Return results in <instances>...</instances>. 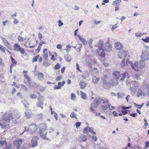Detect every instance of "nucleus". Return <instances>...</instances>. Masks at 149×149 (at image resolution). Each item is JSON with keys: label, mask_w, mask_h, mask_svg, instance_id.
<instances>
[{"label": "nucleus", "mask_w": 149, "mask_h": 149, "mask_svg": "<svg viewBox=\"0 0 149 149\" xmlns=\"http://www.w3.org/2000/svg\"><path fill=\"white\" fill-rule=\"evenodd\" d=\"M122 114L124 115H125L127 113H130V111L128 110H123L122 111Z\"/></svg>", "instance_id": "nucleus-55"}, {"label": "nucleus", "mask_w": 149, "mask_h": 149, "mask_svg": "<svg viewBox=\"0 0 149 149\" xmlns=\"http://www.w3.org/2000/svg\"><path fill=\"white\" fill-rule=\"evenodd\" d=\"M127 51L122 50L120 51L118 54V56L120 58L123 59L127 56Z\"/></svg>", "instance_id": "nucleus-13"}, {"label": "nucleus", "mask_w": 149, "mask_h": 149, "mask_svg": "<svg viewBox=\"0 0 149 149\" xmlns=\"http://www.w3.org/2000/svg\"><path fill=\"white\" fill-rule=\"evenodd\" d=\"M1 38L3 40L4 44L6 47L10 50L13 49L11 44L5 38L1 37Z\"/></svg>", "instance_id": "nucleus-15"}, {"label": "nucleus", "mask_w": 149, "mask_h": 149, "mask_svg": "<svg viewBox=\"0 0 149 149\" xmlns=\"http://www.w3.org/2000/svg\"><path fill=\"white\" fill-rule=\"evenodd\" d=\"M120 79L119 81L120 82L123 81L125 78H127L128 79L130 77L129 73L127 72L122 74H120Z\"/></svg>", "instance_id": "nucleus-9"}, {"label": "nucleus", "mask_w": 149, "mask_h": 149, "mask_svg": "<svg viewBox=\"0 0 149 149\" xmlns=\"http://www.w3.org/2000/svg\"><path fill=\"white\" fill-rule=\"evenodd\" d=\"M27 71L24 70L22 72L24 78L27 80L28 81H31V79L29 76L27 74Z\"/></svg>", "instance_id": "nucleus-20"}, {"label": "nucleus", "mask_w": 149, "mask_h": 149, "mask_svg": "<svg viewBox=\"0 0 149 149\" xmlns=\"http://www.w3.org/2000/svg\"><path fill=\"white\" fill-rule=\"evenodd\" d=\"M99 81L100 79L96 78L95 76H94L92 79V82L95 84L97 83Z\"/></svg>", "instance_id": "nucleus-32"}, {"label": "nucleus", "mask_w": 149, "mask_h": 149, "mask_svg": "<svg viewBox=\"0 0 149 149\" xmlns=\"http://www.w3.org/2000/svg\"><path fill=\"white\" fill-rule=\"evenodd\" d=\"M81 124V122H77L75 123L76 128H78L80 126Z\"/></svg>", "instance_id": "nucleus-63"}, {"label": "nucleus", "mask_w": 149, "mask_h": 149, "mask_svg": "<svg viewBox=\"0 0 149 149\" xmlns=\"http://www.w3.org/2000/svg\"><path fill=\"white\" fill-rule=\"evenodd\" d=\"M144 34H143L142 33H135V36L137 37H140L143 35Z\"/></svg>", "instance_id": "nucleus-53"}, {"label": "nucleus", "mask_w": 149, "mask_h": 149, "mask_svg": "<svg viewBox=\"0 0 149 149\" xmlns=\"http://www.w3.org/2000/svg\"><path fill=\"white\" fill-rule=\"evenodd\" d=\"M39 138L37 136H34L31 141V146L32 147L34 148L37 146L38 141L39 140Z\"/></svg>", "instance_id": "nucleus-10"}, {"label": "nucleus", "mask_w": 149, "mask_h": 149, "mask_svg": "<svg viewBox=\"0 0 149 149\" xmlns=\"http://www.w3.org/2000/svg\"><path fill=\"white\" fill-rule=\"evenodd\" d=\"M89 74L87 71H85L82 74V77L83 79H85L89 77Z\"/></svg>", "instance_id": "nucleus-26"}, {"label": "nucleus", "mask_w": 149, "mask_h": 149, "mask_svg": "<svg viewBox=\"0 0 149 149\" xmlns=\"http://www.w3.org/2000/svg\"><path fill=\"white\" fill-rule=\"evenodd\" d=\"M20 116L18 115L17 116L13 117L12 114L10 113H5L3 115V119H5L6 121L8 120V122H10V120H13V119H17L19 118H20Z\"/></svg>", "instance_id": "nucleus-2"}, {"label": "nucleus", "mask_w": 149, "mask_h": 149, "mask_svg": "<svg viewBox=\"0 0 149 149\" xmlns=\"http://www.w3.org/2000/svg\"><path fill=\"white\" fill-rule=\"evenodd\" d=\"M145 144V147H146L147 149L149 147V141H146Z\"/></svg>", "instance_id": "nucleus-64"}, {"label": "nucleus", "mask_w": 149, "mask_h": 149, "mask_svg": "<svg viewBox=\"0 0 149 149\" xmlns=\"http://www.w3.org/2000/svg\"><path fill=\"white\" fill-rule=\"evenodd\" d=\"M75 97H76V95H75V94L73 93H71V99L73 100H75Z\"/></svg>", "instance_id": "nucleus-56"}, {"label": "nucleus", "mask_w": 149, "mask_h": 149, "mask_svg": "<svg viewBox=\"0 0 149 149\" xmlns=\"http://www.w3.org/2000/svg\"><path fill=\"white\" fill-rule=\"evenodd\" d=\"M79 86L80 88L81 89H83L84 88L86 87V83L83 81H81L80 83Z\"/></svg>", "instance_id": "nucleus-29"}, {"label": "nucleus", "mask_w": 149, "mask_h": 149, "mask_svg": "<svg viewBox=\"0 0 149 149\" xmlns=\"http://www.w3.org/2000/svg\"><path fill=\"white\" fill-rule=\"evenodd\" d=\"M7 145H8V144H7L6 141L4 140H0V146H5V147H6Z\"/></svg>", "instance_id": "nucleus-31"}, {"label": "nucleus", "mask_w": 149, "mask_h": 149, "mask_svg": "<svg viewBox=\"0 0 149 149\" xmlns=\"http://www.w3.org/2000/svg\"><path fill=\"white\" fill-rule=\"evenodd\" d=\"M22 103H23L24 106L25 107L28 108L29 106V104L25 100H24L22 101Z\"/></svg>", "instance_id": "nucleus-39"}, {"label": "nucleus", "mask_w": 149, "mask_h": 149, "mask_svg": "<svg viewBox=\"0 0 149 149\" xmlns=\"http://www.w3.org/2000/svg\"><path fill=\"white\" fill-rule=\"evenodd\" d=\"M117 95L118 98H121L123 97L124 96V95L123 93H120L119 92L118 93Z\"/></svg>", "instance_id": "nucleus-45"}, {"label": "nucleus", "mask_w": 149, "mask_h": 149, "mask_svg": "<svg viewBox=\"0 0 149 149\" xmlns=\"http://www.w3.org/2000/svg\"><path fill=\"white\" fill-rule=\"evenodd\" d=\"M131 84H132V85L134 86L135 87H136L137 88L139 85V84L137 83L136 81H131Z\"/></svg>", "instance_id": "nucleus-33"}, {"label": "nucleus", "mask_w": 149, "mask_h": 149, "mask_svg": "<svg viewBox=\"0 0 149 149\" xmlns=\"http://www.w3.org/2000/svg\"><path fill=\"white\" fill-rule=\"evenodd\" d=\"M132 68L136 71H138L139 68H140L138 62L136 61L134 63H132L131 65Z\"/></svg>", "instance_id": "nucleus-17"}, {"label": "nucleus", "mask_w": 149, "mask_h": 149, "mask_svg": "<svg viewBox=\"0 0 149 149\" xmlns=\"http://www.w3.org/2000/svg\"><path fill=\"white\" fill-rule=\"evenodd\" d=\"M77 37L79 38V39L82 42L83 44L84 45H86L87 44V42L84 38H82L81 36L79 35H77Z\"/></svg>", "instance_id": "nucleus-24"}, {"label": "nucleus", "mask_w": 149, "mask_h": 149, "mask_svg": "<svg viewBox=\"0 0 149 149\" xmlns=\"http://www.w3.org/2000/svg\"><path fill=\"white\" fill-rule=\"evenodd\" d=\"M81 98L84 100H86L87 97H86V93H85L83 92H82L81 91Z\"/></svg>", "instance_id": "nucleus-38"}, {"label": "nucleus", "mask_w": 149, "mask_h": 149, "mask_svg": "<svg viewBox=\"0 0 149 149\" xmlns=\"http://www.w3.org/2000/svg\"><path fill=\"white\" fill-rule=\"evenodd\" d=\"M104 45V42L103 41L101 40L97 42V45L99 48H102V47H103Z\"/></svg>", "instance_id": "nucleus-30"}, {"label": "nucleus", "mask_w": 149, "mask_h": 149, "mask_svg": "<svg viewBox=\"0 0 149 149\" xmlns=\"http://www.w3.org/2000/svg\"><path fill=\"white\" fill-rule=\"evenodd\" d=\"M118 80L116 79H114L113 78V79L111 80V83L113 85L116 86L118 84Z\"/></svg>", "instance_id": "nucleus-27"}, {"label": "nucleus", "mask_w": 149, "mask_h": 149, "mask_svg": "<svg viewBox=\"0 0 149 149\" xmlns=\"http://www.w3.org/2000/svg\"><path fill=\"white\" fill-rule=\"evenodd\" d=\"M13 50L16 51H19L22 54L25 53V51L24 49L20 46V45L18 43H15L13 45Z\"/></svg>", "instance_id": "nucleus-4"}, {"label": "nucleus", "mask_w": 149, "mask_h": 149, "mask_svg": "<svg viewBox=\"0 0 149 149\" xmlns=\"http://www.w3.org/2000/svg\"><path fill=\"white\" fill-rule=\"evenodd\" d=\"M62 78V76H60L57 77L56 79V80L57 81H60Z\"/></svg>", "instance_id": "nucleus-59"}, {"label": "nucleus", "mask_w": 149, "mask_h": 149, "mask_svg": "<svg viewBox=\"0 0 149 149\" xmlns=\"http://www.w3.org/2000/svg\"><path fill=\"white\" fill-rule=\"evenodd\" d=\"M6 48L4 47L3 45H0V50L1 52L4 53L5 52V50Z\"/></svg>", "instance_id": "nucleus-43"}, {"label": "nucleus", "mask_w": 149, "mask_h": 149, "mask_svg": "<svg viewBox=\"0 0 149 149\" xmlns=\"http://www.w3.org/2000/svg\"><path fill=\"white\" fill-rule=\"evenodd\" d=\"M9 123L10 122H8V120L6 121L5 119H3L1 121V126L3 128H6L9 129L10 127H9Z\"/></svg>", "instance_id": "nucleus-8"}, {"label": "nucleus", "mask_w": 149, "mask_h": 149, "mask_svg": "<svg viewBox=\"0 0 149 149\" xmlns=\"http://www.w3.org/2000/svg\"><path fill=\"white\" fill-rule=\"evenodd\" d=\"M147 95L149 97V83L143 84L138 89L136 95L139 97L140 96H145Z\"/></svg>", "instance_id": "nucleus-1"}, {"label": "nucleus", "mask_w": 149, "mask_h": 149, "mask_svg": "<svg viewBox=\"0 0 149 149\" xmlns=\"http://www.w3.org/2000/svg\"><path fill=\"white\" fill-rule=\"evenodd\" d=\"M31 112L29 109H26L25 112V114L27 118H30L31 115Z\"/></svg>", "instance_id": "nucleus-23"}, {"label": "nucleus", "mask_w": 149, "mask_h": 149, "mask_svg": "<svg viewBox=\"0 0 149 149\" xmlns=\"http://www.w3.org/2000/svg\"><path fill=\"white\" fill-rule=\"evenodd\" d=\"M141 58L147 61L149 60V52L147 51H144L142 52Z\"/></svg>", "instance_id": "nucleus-6"}, {"label": "nucleus", "mask_w": 149, "mask_h": 149, "mask_svg": "<svg viewBox=\"0 0 149 149\" xmlns=\"http://www.w3.org/2000/svg\"><path fill=\"white\" fill-rule=\"evenodd\" d=\"M47 132L45 134H40V136H41V137L44 139H45V140H49V138H47L46 137V136H47Z\"/></svg>", "instance_id": "nucleus-35"}, {"label": "nucleus", "mask_w": 149, "mask_h": 149, "mask_svg": "<svg viewBox=\"0 0 149 149\" xmlns=\"http://www.w3.org/2000/svg\"><path fill=\"white\" fill-rule=\"evenodd\" d=\"M70 117L72 118H75L77 119V114L74 112H72L70 114Z\"/></svg>", "instance_id": "nucleus-40"}, {"label": "nucleus", "mask_w": 149, "mask_h": 149, "mask_svg": "<svg viewBox=\"0 0 149 149\" xmlns=\"http://www.w3.org/2000/svg\"><path fill=\"white\" fill-rule=\"evenodd\" d=\"M10 58L12 62L14 63H15V64H16L17 63V62L12 56H10Z\"/></svg>", "instance_id": "nucleus-60"}, {"label": "nucleus", "mask_w": 149, "mask_h": 149, "mask_svg": "<svg viewBox=\"0 0 149 149\" xmlns=\"http://www.w3.org/2000/svg\"><path fill=\"white\" fill-rule=\"evenodd\" d=\"M104 49L107 52H110L112 49V46L109 43H106L104 45Z\"/></svg>", "instance_id": "nucleus-19"}, {"label": "nucleus", "mask_w": 149, "mask_h": 149, "mask_svg": "<svg viewBox=\"0 0 149 149\" xmlns=\"http://www.w3.org/2000/svg\"><path fill=\"white\" fill-rule=\"evenodd\" d=\"M142 40L146 42H148L149 41V38L146 37L145 39L143 38Z\"/></svg>", "instance_id": "nucleus-57"}, {"label": "nucleus", "mask_w": 149, "mask_h": 149, "mask_svg": "<svg viewBox=\"0 0 149 149\" xmlns=\"http://www.w3.org/2000/svg\"><path fill=\"white\" fill-rule=\"evenodd\" d=\"M42 34L40 32H39L38 34V38L40 40H42Z\"/></svg>", "instance_id": "nucleus-61"}, {"label": "nucleus", "mask_w": 149, "mask_h": 149, "mask_svg": "<svg viewBox=\"0 0 149 149\" xmlns=\"http://www.w3.org/2000/svg\"><path fill=\"white\" fill-rule=\"evenodd\" d=\"M81 141H85L86 140V136L84 135H81L80 137Z\"/></svg>", "instance_id": "nucleus-36"}, {"label": "nucleus", "mask_w": 149, "mask_h": 149, "mask_svg": "<svg viewBox=\"0 0 149 149\" xmlns=\"http://www.w3.org/2000/svg\"><path fill=\"white\" fill-rule=\"evenodd\" d=\"M38 79H41L43 77L44 75L42 73L39 72L38 73Z\"/></svg>", "instance_id": "nucleus-46"}, {"label": "nucleus", "mask_w": 149, "mask_h": 149, "mask_svg": "<svg viewBox=\"0 0 149 149\" xmlns=\"http://www.w3.org/2000/svg\"><path fill=\"white\" fill-rule=\"evenodd\" d=\"M21 87L23 90L25 91H26L27 90V88L23 84L21 85Z\"/></svg>", "instance_id": "nucleus-51"}, {"label": "nucleus", "mask_w": 149, "mask_h": 149, "mask_svg": "<svg viewBox=\"0 0 149 149\" xmlns=\"http://www.w3.org/2000/svg\"><path fill=\"white\" fill-rule=\"evenodd\" d=\"M126 63L127 65H132L133 63L132 62L129 60H127L126 61Z\"/></svg>", "instance_id": "nucleus-52"}, {"label": "nucleus", "mask_w": 149, "mask_h": 149, "mask_svg": "<svg viewBox=\"0 0 149 149\" xmlns=\"http://www.w3.org/2000/svg\"><path fill=\"white\" fill-rule=\"evenodd\" d=\"M115 47L116 49L119 50L123 48V45L119 42H117L114 44Z\"/></svg>", "instance_id": "nucleus-21"}, {"label": "nucleus", "mask_w": 149, "mask_h": 149, "mask_svg": "<svg viewBox=\"0 0 149 149\" xmlns=\"http://www.w3.org/2000/svg\"><path fill=\"white\" fill-rule=\"evenodd\" d=\"M96 63V59L91 60L90 61V63H89L88 65L90 68H91L92 67V65L95 64Z\"/></svg>", "instance_id": "nucleus-28"}, {"label": "nucleus", "mask_w": 149, "mask_h": 149, "mask_svg": "<svg viewBox=\"0 0 149 149\" xmlns=\"http://www.w3.org/2000/svg\"><path fill=\"white\" fill-rule=\"evenodd\" d=\"M121 2V0H116L114 1L112 3V5L117 4L118 3H120V2Z\"/></svg>", "instance_id": "nucleus-48"}, {"label": "nucleus", "mask_w": 149, "mask_h": 149, "mask_svg": "<svg viewBox=\"0 0 149 149\" xmlns=\"http://www.w3.org/2000/svg\"><path fill=\"white\" fill-rule=\"evenodd\" d=\"M145 61L143 59L141 58L140 61H139V66L140 68H144L146 65V63Z\"/></svg>", "instance_id": "nucleus-22"}, {"label": "nucleus", "mask_w": 149, "mask_h": 149, "mask_svg": "<svg viewBox=\"0 0 149 149\" xmlns=\"http://www.w3.org/2000/svg\"><path fill=\"white\" fill-rule=\"evenodd\" d=\"M65 83V82L64 81H63L62 82H58V85L59 86H60V87H61L63 86H64Z\"/></svg>", "instance_id": "nucleus-49"}, {"label": "nucleus", "mask_w": 149, "mask_h": 149, "mask_svg": "<svg viewBox=\"0 0 149 149\" xmlns=\"http://www.w3.org/2000/svg\"><path fill=\"white\" fill-rule=\"evenodd\" d=\"M83 131V133H87L90 132L93 134H96L95 132L93 130V129L90 128L88 126L85 127Z\"/></svg>", "instance_id": "nucleus-12"}, {"label": "nucleus", "mask_w": 149, "mask_h": 149, "mask_svg": "<svg viewBox=\"0 0 149 149\" xmlns=\"http://www.w3.org/2000/svg\"><path fill=\"white\" fill-rule=\"evenodd\" d=\"M17 39L19 41L22 42L26 40V38H24L21 37L20 36H19L17 38Z\"/></svg>", "instance_id": "nucleus-41"}, {"label": "nucleus", "mask_w": 149, "mask_h": 149, "mask_svg": "<svg viewBox=\"0 0 149 149\" xmlns=\"http://www.w3.org/2000/svg\"><path fill=\"white\" fill-rule=\"evenodd\" d=\"M60 67L61 66L58 63L57 64H56L54 68L56 70L59 69Z\"/></svg>", "instance_id": "nucleus-54"}, {"label": "nucleus", "mask_w": 149, "mask_h": 149, "mask_svg": "<svg viewBox=\"0 0 149 149\" xmlns=\"http://www.w3.org/2000/svg\"><path fill=\"white\" fill-rule=\"evenodd\" d=\"M4 149H14L13 148L11 144H8V145L6 146V147H5Z\"/></svg>", "instance_id": "nucleus-42"}, {"label": "nucleus", "mask_w": 149, "mask_h": 149, "mask_svg": "<svg viewBox=\"0 0 149 149\" xmlns=\"http://www.w3.org/2000/svg\"><path fill=\"white\" fill-rule=\"evenodd\" d=\"M30 131L32 134L36 132L38 130V127L35 123H33L29 125Z\"/></svg>", "instance_id": "nucleus-7"}, {"label": "nucleus", "mask_w": 149, "mask_h": 149, "mask_svg": "<svg viewBox=\"0 0 149 149\" xmlns=\"http://www.w3.org/2000/svg\"><path fill=\"white\" fill-rule=\"evenodd\" d=\"M47 49L46 48L43 49V56L44 57L45 59H47L48 58V54L47 52H46L47 51Z\"/></svg>", "instance_id": "nucleus-25"}, {"label": "nucleus", "mask_w": 149, "mask_h": 149, "mask_svg": "<svg viewBox=\"0 0 149 149\" xmlns=\"http://www.w3.org/2000/svg\"><path fill=\"white\" fill-rule=\"evenodd\" d=\"M102 102L103 101V104H107L108 103L109 101L107 99L104 98V99H102Z\"/></svg>", "instance_id": "nucleus-50"}, {"label": "nucleus", "mask_w": 149, "mask_h": 149, "mask_svg": "<svg viewBox=\"0 0 149 149\" xmlns=\"http://www.w3.org/2000/svg\"><path fill=\"white\" fill-rule=\"evenodd\" d=\"M65 58L66 59V61L68 62L70 61L71 58L70 56L68 54L64 56Z\"/></svg>", "instance_id": "nucleus-37"}, {"label": "nucleus", "mask_w": 149, "mask_h": 149, "mask_svg": "<svg viewBox=\"0 0 149 149\" xmlns=\"http://www.w3.org/2000/svg\"><path fill=\"white\" fill-rule=\"evenodd\" d=\"M40 128L39 130V133L40 134H43L47 128V125L45 124H43L40 125Z\"/></svg>", "instance_id": "nucleus-16"}, {"label": "nucleus", "mask_w": 149, "mask_h": 149, "mask_svg": "<svg viewBox=\"0 0 149 149\" xmlns=\"http://www.w3.org/2000/svg\"><path fill=\"white\" fill-rule=\"evenodd\" d=\"M93 41V39L92 38H90L88 40V43L91 48H93L92 42Z\"/></svg>", "instance_id": "nucleus-44"}, {"label": "nucleus", "mask_w": 149, "mask_h": 149, "mask_svg": "<svg viewBox=\"0 0 149 149\" xmlns=\"http://www.w3.org/2000/svg\"><path fill=\"white\" fill-rule=\"evenodd\" d=\"M38 100L39 102L36 103L37 106L43 109V105L44 104L43 102L45 100L44 97L41 95H39L38 97Z\"/></svg>", "instance_id": "nucleus-5"}, {"label": "nucleus", "mask_w": 149, "mask_h": 149, "mask_svg": "<svg viewBox=\"0 0 149 149\" xmlns=\"http://www.w3.org/2000/svg\"><path fill=\"white\" fill-rule=\"evenodd\" d=\"M23 142V140L21 139L15 140L13 143L14 149H22L21 146Z\"/></svg>", "instance_id": "nucleus-3"}, {"label": "nucleus", "mask_w": 149, "mask_h": 149, "mask_svg": "<svg viewBox=\"0 0 149 149\" xmlns=\"http://www.w3.org/2000/svg\"><path fill=\"white\" fill-rule=\"evenodd\" d=\"M101 102V99L100 98H97L95 99L94 102L91 104V106L95 108L97 107L98 105Z\"/></svg>", "instance_id": "nucleus-11"}, {"label": "nucleus", "mask_w": 149, "mask_h": 149, "mask_svg": "<svg viewBox=\"0 0 149 149\" xmlns=\"http://www.w3.org/2000/svg\"><path fill=\"white\" fill-rule=\"evenodd\" d=\"M37 97L36 95H34L33 94H31L30 95V97L31 99H35Z\"/></svg>", "instance_id": "nucleus-58"}, {"label": "nucleus", "mask_w": 149, "mask_h": 149, "mask_svg": "<svg viewBox=\"0 0 149 149\" xmlns=\"http://www.w3.org/2000/svg\"><path fill=\"white\" fill-rule=\"evenodd\" d=\"M137 88L136 87H135L134 86L132 85V86H131L130 88V91L133 93H135L137 91Z\"/></svg>", "instance_id": "nucleus-34"}, {"label": "nucleus", "mask_w": 149, "mask_h": 149, "mask_svg": "<svg viewBox=\"0 0 149 149\" xmlns=\"http://www.w3.org/2000/svg\"><path fill=\"white\" fill-rule=\"evenodd\" d=\"M36 45H33L32 44V42H30L29 44V47L31 49H32V48L34 47Z\"/></svg>", "instance_id": "nucleus-62"}, {"label": "nucleus", "mask_w": 149, "mask_h": 149, "mask_svg": "<svg viewBox=\"0 0 149 149\" xmlns=\"http://www.w3.org/2000/svg\"><path fill=\"white\" fill-rule=\"evenodd\" d=\"M120 72L119 71H115L112 73L114 79L119 80L120 79Z\"/></svg>", "instance_id": "nucleus-18"}, {"label": "nucleus", "mask_w": 149, "mask_h": 149, "mask_svg": "<svg viewBox=\"0 0 149 149\" xmlns=\"http://www.w3.org/2000/svg\"><path fill=\"white\" fill-rule=\"evenodd\" d=\"M39 55H37L36 56H34L33 57L32 60V61L33 62H36L38 60V59L39 57Z\"/></svg>", "instance_id": "nucleus-47"}, {"label": "nucleus", "mask_w": 149, "mask_h": 149, "mask_svg": "<svg viewBox=\"0 0 149 149\" xmlns=\"http://www.w3.org/2000/svg\"><path fill=\"white\" fill-rule=\"evenodd\" d=\"M96 53L98 56L104 57L105 56V54L104 49L102 48H99L96 51Z\"/></svg>", "instance_id": "nucleus-14"}]
</instances>
